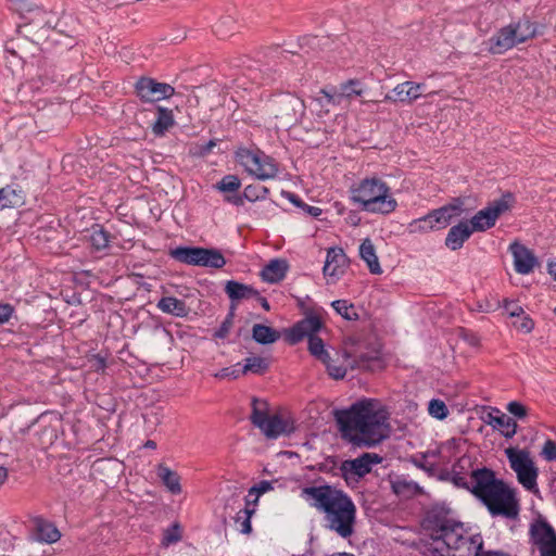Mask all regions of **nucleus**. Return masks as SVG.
<instances>
[{
    "label": "nucleus",
    "instance_id": "f257e3e1",
    "mask_svg": "<svg viewBox=\"0 0 556 556\" xmlns=\"http://www.w3.org/2000/svg\"><path fill=\"white\" fill-rule=\"evenodd\" d=\"M470 465V458L463 457L453 466V483L470 491L488 507L491 515L516 518L519 502L515 489L496 479L494 471L485 467L473 469L469 475L465 473L464 470Z\"/></svg>",
    "mask_w": 556,
    "mask_h": 556
},
{
    "label": "nucleus",
    "instance_id": "f03ea898",
    "mask_svg": "<svg viewBox=\"0 0 556 556\" xmlns=\"http://www.w3.org/2000/svg\"><path fill=\"white\" fill-rule=\"evenodd\" d=\"M336 419L342 438L357 446H375L390 434L389 413L375 399L354 403L349 409L338 412Z\"/></svg>",
    "mask_w": 556,
    "mask_h": 556
},
{
    "label": "nucleus",
    "instance_id": "7ed1b4c3",
    "mask_svg": "<svg viewBox=\"0 0 556 556\" xmlns=\"http://www.w3.org/2000/svg\"><path fill=\"white\" fill-rule=\"evenodd\" d=\"M425 532L437 542L434 556H479L482 539L479 534L466 535L462 523L456 522L450 510L432 507L422 521Z\"/></svg>",
    "mask_w": 556,
    "mask_h": 556
},
{
    "label": "nucleus",
    "instance_id": "20e7f679",
    "mask_svg": "<svg viewBox=\"0 0 556 556\" xmlns=\"http://www.w3.org/2000/svg\"><path fill=\"white\" fill-rule=\"evenodd\" d=\"M301 497L324 514L325 527L328 530L343 539L354 533L356 506L345 492L336 486L323 484L303 488Z\"/></svg>",
    "mask_w": 556,
    "mask_h": 556
},
{
    "label": "nucleus",
    "instance_id": "39448f33",
    "mask_svg": "<svg viewBox=\"0 0 556 556\" xmlns=\"http://www.w3.org/2000/svg\"><path fill=\"white\" fill-rule=\"evenodd\" d=\"M351 201L363 211L375 214H390L397 206L389 186L381 179L365 178L350 189Z\"/></svg>",
    "mask_w": 556,
    "mask_h": 556
},
{
    "label": "nucleus",
    "instance_id": "423d86ee",
    "mask_svg": "<svg viewBox=\"0 0 556 556\" xmlns=\"http://www.w3.org/2000/svg\"><path fill=\"white\" fill-rule=\"evenodd\" d=\"M250 419L267 439L289 435L294 431V421L287 413H270L267 403L257 399L252 401Z\"/></svg>",
    "mask_w": 556,
    "mask_h": 556
},
{
    "label": "nucleus",
    "instance_id": "0eeeda50",
    "mask_svg": "<svg viewBox=\"0 0 556 556\" xmlns=\"http://www.w3.org/2000/svg\"><path fill=\"white\" fill-rule=\"evenodd\" d=\"M464 213V201L459 198L439 208L430 211L427 215L412 220L408 232L412 235L428 233L446 228L454 218Z\"/></svg>",
    "mask_w": 556,
    "mask_h": 556
},
{
    "label": "nucleus",
    "instance_id": "6e6552de",
    "mask_svg": "<svg viewBox=\"0 0 556 556\" xmlns=\"http://www.w3.org/2000/svg\"><path fill=\"white\" fill-rule=\"evenodd\" d=\"M511 470L516 473L517 481L530 492L538 491L539 468L527 448L509 446L505 448Z\"/></svg>",
    "mask_w": 556,
    "mask_h": 556
},
{
    "label": "nucleus",
    "instance_id": "1a4fd4ad",
    "mask_svg": "<svg viewBox=\"0 0 556 556\" xmlns=\"http://www.w3.org/2000/svg\"><path fill=\"white\" fill-rule=\"evenodd\" d=\"M535 26L529 21H520L503 27L490 39V52L493 54H502L514 48L518 43H522L535 36Z\"/></svg>",
    "mask_w": 556,
    "mask_h": 556
},
{
    "label": "nucleus",
    "instance_id": "9d476101",
    "mask_svg": "<svg viewBox=\"0 0 556 556\" xmlns=\"http://www.w3.org/2000/svg\"><path fill=\"white\" fill-rule=\"evenodd\" d=\"M305 104L293 94L278 98L270 111V125L276 128H290L298 124L304 115Z\"/></svg>",
    "mask_w": 556,
    "mask_h": 556
},
{
    "label": "nucleus",
    "instance_id": "9b49d317",
    "mask_svg": "<svg viewBox=\"0 0 556 556\" xmlns=\"http://www.w3.org/2000/svg\"><path fill=\"white\" fill-rule=\"evenodd\" d=\"M236 157L251 176L260 180L274 179L278 174L275 161L258 150L241 148L236 152Z\"/></svg>",
    "mask_w": 556,
    "mask_h": 556
},
{
    "label": "nucleus",
    "instance_id": "f8f14e48",
    "mask_svg": "<svg viewBox=\"0 0 556 556\" xmlns=\"http://www.w3.org/2000/svg\"><path fill=\"white\" fill-rule=\"evenodd\" d=\"M176 260L193 266L223 268L226 258L219 250L198 247L176 248Z\"/></svg>",
    "mask_w": 556,
    "mask_h": 556
},
{
    "label": "nucleus",
    "instance_id": "ddd939ff",
    "mask_svg": "<svg viewBox=\"0 0 556 556\" xmlns=\"http://www.w3.org/2000/svg\"><path fill=\"white\" fill-rule=\"evenodd\" d=\"M381 460L382 458L376 453H364L354 459L344 460L340 466L341 476L348 484L356 483Z\"/></svg>",
    "mask_w": 556,
    "mask_h": 556
},
{
    "label": "nucleus",
    "instance_id": "4468645a",
    "mask_svg": "<svg viewBox=\"0 0 556 556\" xmlns=\"http://www.w3.org/2000/svg\"><path fill=\"white\" fill-rule=\"evenodd\" d=\"M426 85L413 80H406L397 84L390 93L384 96L387 102H400L410 105L417 100L438 93V91H430L425 93Z\"/></svg>",
    "mask_w": 556,
    "mask_h": 556
},
{
    "label": "nucleus",
    "instance_id": "2eb2a0df",
    "mask_svg": "<svg viewBox=\"0 0 556 556\" xmlns=\"http://www.w3.org/2000/svg\"><path fill=\"white\" fill-rule=\"evenodd\" d=\"M508 210L509 203L507 199L503 198L496 200L485 208L476 213L468 224L473 231H485L493 227L497 218Z\"/></svg>",
    "mask_w": 556,
    "mask_h": 556
},
{
    "label": "nucleus",
    "instance_id": "dca6fc26",
    "mask_svg": "<svg viewBox=\"0 0 556 556\" xmlns=\"http://www.w3.org/2000/svg\"><path fill=\"white\" fill-rule=\"evenodd\" d=\"M530 533L541 556H556V533L546 521L536 520L532 523Z\"/></svg>",
    "mask_w": 556,
    "mask_h": 556
},
{
    "label": "nucleus",
    "instance_id": "f3484780",
    "mask_svg": "<svg viewBox=\"0 0 556 556\" xmlns=\"http://www.w3.org/2000/svg\"><path fill=\"white\" fill-rule=\"evenodd\" d=\"M136 93L142 101L156 102L170 97L174 93V87L153 78L141 77L136 83Z\"/></svg>",
    "mask_w": 556,
    "mask_h": 556
},
{
    "label": "nucleus",
    "instance_id": "a211bd4d",
    "mask_svg": "<svg viewBox=\"0 0 556 556\" xmlns=\"http://www.w3.org/2000/svg\"><path fill=\"white\" fill-rule=\"evenodd\" d=\"M348 258L341 248H330L327 251L323 271L328 282L337 281L344 274Z\"/></svg>",
    "mask_w": 556,
    "mask_h": 556
},
{
    "label": "nucleus",
    "instance_id": "6ab92c4d",
    "mask_svg": "<svg viewBox=\"0 0 556 556\" xmlns=\"http://www.w3.org/2000/svg\"><path fill=\"white\" fill-rule=\"evenodd\" d=\"M509 251L514 258V267L518 274L528 275L539 265L538 258L531 250L519 242H513Z\"/></svg>",
    "mask_w": 556,
    "mask_h": 556
},
{
    "label": "nucleus",
    "instance_id": "aec40b11",
    "mask_svg": "<svg viewBox=\"0 0 556 556\" xmlns=\"http://www.w3.org/2000/svg\"><path fill=\"white\" fill-rule=\"evenodd\" d=\"M483 421L500 430L505 438H513L517 432L516 421L496 408H491L483 417Z\"/></svg>",
    "mask_w": 556,
    "mask_h": 556
},
{
    "label": "nucleus",
    "instance_id": "412c9836",
    "mask_svg": "<svg viewBox=\"0 0 556 556\" xmlns=\"http://www.w3.org/2000/svg\"><path fill=\"white\" fill-rule=\"evenodd\" d=\"M320 328L321 321L317 316H307L292 327L288 337L291 343H296L305 337L309 340L311 337H317Z\"/></svg>",
    "mask_w": 556,
    "mask_h": 556
},
{
    "label": "nucleus",
    "instance_id": "4be33fe9",
    "mask_svg": "<svg viewBox=\"0 0 556 556\" xmlns=\"http://www.w3.org/2000/svg\"><path fill=\"white\" fill-rule=\"evenodd\" d=\"M472 232L473 230L467 222H460L457 225L451 227L445 238L446 248L452 251L459 250L470 238Z\"/></svg>",
    "mask_w": 556,
    "mask_h": 556
},
{
    "label": "nucleus",
    "instance_id": "5701e85b",
    "mask_svg": "<svg viewBox=\"0 0 556 556\" xmlns=\"http://www.w3.org/2000/svg\"><path fill=\"white\" fill-rule=\"evenodd\" d=\"M34 529L36 540L41 543L52 544L61 538L60 531L53 523L39 517L34 519Z\"/></svg>",
    "mask_w": 556,
    "mask_h": 556
},
{
    "label": "nucleus",
    "instance_id": "b1692460",
    "mask_svg": "<svg viewBox=\"0 0 556 556\" xmlns=\"http://www.w3.org/2000/svg\"><path fill=\"white\" fill-rule=\"evenodd\" d=\"M289 269V264L286 260L276 258L271 260L262 270L261 276L264 281L269 283H277L281 281Z\"/></svg>",
    "mask_w": 556,
    "mask_h": 556
},
{
    "label": "nucleus",
    "instance_id": "393cba45",
    "mask_svg": "<svg viewBox=\"0 0 556 556\" xmlns=\"http://www.w3.org/2000/svg\"><path fill=\"white\" fill-rule=\"evenodd\" d=\"M359 255L362 260L367 264L369 271L375 275L382 273L376 249L370 239H365L359 247Z\"/></svg>",
    "mask_w": 556,
    "mask_h": 556
},
{
    "label": "nucleus",
    "instance_id": "a878e982",
    "mask_svg": "<svg viewBox=\"0 0 556 556\" xmlns=\"http://www.w3.org/2000/svg\"><path fill=\"white\" fill-rule=\"evenodd\" d=\"M358 83L356 81H349L348 84L342 86V91L338 94L330 96L328 93H325L327 104H344L353 97L361 96L363 93V90L361 88H357Z\"/></svg>",
    "mask_w": 556,
    "mask_h": 556
},
{
    "label": "nucleus",
    "instance_id": "bb28decb",
    "mask_svg": "<svg viewBox=\"0 0 556 556\" xmlns=\"http://www.w3.org/2000/svg\"><path fill=\"white\" fill-rule=\"evenodd\" d=\"M24 197L21 189L7 186L0 189V210L23 204Z\"/></svg>",
    "mask_w": 556,
    "mask_h": 556
},
{
    "label": "nucleus",
    "instance_id": "cd10ccee",
    "mask_svg": "<svg viewBox=\"0 0 556 556\" xmlns=\"http://www.w3.org/2000/svg\"><path fill=\"white\" fill-rule=\"evenodd\" d=\"M392 491L403 497H409L422 492L421 488L414 481L404 478H395L391 481Z\"/></svg>",
    "mask_w": 556,
    "mask_h": 556
},
{
    "label": "nucleus",
    "instance_id": "c85d7f7f",
    "mask_svg": "<svg viewBox=\"0 0 556 556\" xmlns=\"http://www.w3.org/2000/svg\"><path fill=\"white\" fill-rule=\"evenodd\" d=\"M253 339L261 344H271L276 342L280 336L275 329L269 326L256 324L252 328Z\"/></svg>",
    "mask_w": 556,
    "mask_h": 556
},
{
    "label": "nucleus",
    "instance_id": "c756f323",
    "mask_svg": "<svg viewBox=\"0 0 556 556\" xmlns=\"http://www.w3.org/2000/svg\"><path fill=\"white\" fill-rule=\"evenodd\" d=\"M225 291L231 300H242L257 295V292L251 287L232 280L226 283Z\"/></svg>",
    "mask_w": 556,
    "mask_h": 556
},
{
    "label": "nucleus",
    "instance_id": "7c9ffc66",
    "mask_svg": "<svg viewBox=\"0 0 556 556\" xmlns=\"http://www.w3.org/2000/svg\"><path fill=\"white\" fill-rule=\"evenodd\" d=\"M269 367V358L261 356H251L244 359L241 374L247 375L249 372L255 375H263Z\"/></svg>",
    "mask_w": 556,
    "mask_h": 556
},
{
    "label": "nucleus",
    "instance_id": "2f4dec72",
    "mask_svg": "<svg viewBox=\"0 0 556 556\" xmlns=\"http://www.w3.org/2000/svg\"><path fill=\"white\" fill-rule=\"evenodd\" d=\"M173 123V112L170 110L159 106L157 117L152 125V130L156 136H162L169 127H172Z\"/></svg>",
    "mask_w": 556,
    "mask_h": 556
},
{
    "label": "nucleus",
    "instance_id": "473e14b6",
    "mask_svg": "<svg viewBox=\"0 0 556 556\" xmlns=\"http://www.w3.org/2000/svg\"><path fill=\"white\" fill-rule=\"evenodd\" d=\"M251 506V500L247 498V506L244 509L237 513L235 522L238 529L243 534H250L252 532L251 517L254 514V508Z\"/></svg>",
    "mask_w": 556,
    "mask_h": 556
},
{
    "label": "nucleus",
    "instance_id": "72a5a7b5",
    "mask_svg": "<svg viewBox=\"0 0 556 556\" xmlns=\"http://www.w3.org/2000/svg\"><path fill=\"white\" fill-rule=\"evenodd\" d=\"M89 240H90L91 245L96 250L100 251V250L105 249L109 245L110 235L102 227L97 225V226L92 227Z\"/></svg>",
    "mask_w": 556,
    "mask_h": 556
},
{
    "label": "nucleus",
    "instance_id": "f704fd0d",
    "mask_svg": "<svg viewBox=\"0 0 556 556\" xmlns=\"http://www.w3.org/2000/svg\"><path fill=\"white\" fill-rule=\"evenodd\" d=\"M308 351L315 358H317L321 363L330 361V355L328 351L325 349V344L319 337L309 338Z\"/></svg>",
    "mask_w": 556,
    "mask_h": 556
},
{
    "label": "nucleus",
    "instance_id": "c9c22d12",
    "mask_svg": "<svg viewBox=\"0 0 556 556\" xmlns=\"http://www.w3.org/2000/svg\"><path fill=\"white\" fill-rule=\"evenodd\" d=\"M331 305L334 311L346 320H356L358 318V314L353 304H349L345 300L333 301Z\"/></svg>",
    "mask_w": 556,
    "mask_h": 556
},
{
    "label": "nucleus",
    "instance_id": "e433bc0d",
    "mask_svg": "<svg viewBox=\"0 0 556 556\" xmlns=\"http://www.w3.org/2000/svg\"><path fill=\"white\" fill-rule=\"evenodd\" d=\"M428 412L438 420H444L448 416V408L442 400L433 399L429 402Z\"/></svg>",
    "mask_w": 556,
    "mask_h": 556
},
{
    "label": "nucleus",
    "instance_id": "4c0bfd02",
    "mask_svg": "<svg viewBox=\"0 0 556 556\" xmlns=\"http://www.w3.org/2000/svg\"><path fill=\"white\" fill-rule=\"evenodd\" d=\"M240 186L241 181L236 175H227L218 182L217 188L222 192H235Z\"/></svg>",
    "mask_w": 556,
    "mask_h": 556
},
{
    "label": "nucleus",
    "instance_id": "58836bf2",
    "mask_svg": "<svg viewBox=\"0 0 556 556\" xmlns=\"http://www.w3.org/2000/svg\"><path fill=\"white\" fill-rule=\"evenodd\" d=\"M274 490V482L271 481H261L256 485L252 486L249 490V497L254 496L251 501V504L255 505L258 501L260 495Z\"/></svg>",
    "mask_w": 556,
    "mask_h": 556
},
{
    "label": "nucleus",
    "instance_id": "ea45409f",
    "mask_svg": "<svg viewBox=\"0 0 556 556\" xmlns=\"http://www.w3.org/2000/svg\"><path fill=\"white\" fill-rule=\"evenodd\" d=\"M156 476L169 491H174L173 472L168 467L160 464L156 468Z\"/></svg>",
    "mask_w": 556,
    "mask_h": 556
},
{
    "label": "nucleus",
    "instance_id": "a19ab883",
    "mask_svg": "<svg viewBox=\"0 0 556 556\" xmlns=\"http://www.w3.org/2000/svg\"><path fill=\"white\" fill-rule=\"evenodd\" d=\"M514 327L523 333H530L534 328V321L528 315H520L517 320L514 321Z\"/></svg>",
    "mask_w": 556,
    "mask_h": 556
},
{
    "label": "nucleus",
    "instance_id": "79ce46f5",
    "mask_svg": "<svg viewBox=\"0 0 556 556\" xmlns=\"http://www.w3.org/2000/svg\"><path fill=\"white\" fill-rule=\"evenodd\" d=\"M540 455L546 462L556 460V441L551 440V439L546 440L542 446Z\"/></svg>",
    "mask_w": 556,
    "mask_h": 556
},
{
    "label": "nucleus",
    "instance_id": "37998d69",
    "mask_svg": "<svg viewBox=\"0 0 556 556\" xmlns=\"http://www.w3.org/2000/svg\"><path fill=\"white\" fill-rule=\"evenodd\" d=\"M323 364L326 366L329 376L332 377L333 379H343L345 377V367L333 364V361L331 358L328 362H323Z\"/></svg>",
    "mask_w": 556,
    "mask_h": 556
},
{
    "label": "nucleus",
    "instance_id": "c03bdc74",
    "mask_svg": "<svg viewBox=\"0 0 556 556\" xmlns=\"http://www.w3.org/2000/svg\"><path fill=\"white\" fill-rule=\"evenodd\" d=\"M267 191L268 190L265 187L257 188L254 186H248L243 191V198L249 201H255L257 199L264 198Z\"/></svg>",
    "mask_w": 556,
    "mask_h": 556
},
{
    "label": "nucleus",
    "instance_id": "a18cd8bd",
    "mask_svg": "<svg viewBox=\"0 0 556 556\" xmlns=\"http://www.w3.org/2000/svg\"><path fill=\"white\" fill-rule=\"evenodd\" d=\"M184 91L176 92V96L181 98L180 103L186 106H195L198 104V98L187 88L182 87Z\"/></svg>",
    "mask_w": 556,
    "mask_h": 556
},
{
    "label": "nucleus",
    "instance_id": "49530a36",
    "mask_svg": "<svg viewBox=\"0 0 556 556\" xmlns=\"http://www.w3.org/2000/svg\"><path fill=\"white\" fill-rule=\"evenodd\" d=\"M507 410L518 418H525L527 416V407L516 401L508 403Z\"/></svg>",
    "mask_w": 556,
    "mask_h": 556
},
{
    "label": "nucleus",
    "instance_id": "de8ad7c7",
    "mask_svg": "<svg viewBox=\"0 0 556 556\" xmlns=\"http://www.w3.org/2000/svg\"><path fill=\"white\" fill-rule=\"evenodd\" d=\"M14 313V307L9 303L0 302V325L7 324Z\"/></svg>",
    "mask_w": 556,
    "mask_h": 556
},
{
    "label": "nucleus",
    "instance_id": "09e8293b",
    "mask_svg": "<svg viewBox=\"0 0 556 556\" xmlns=\"http://www.w3.org/2000/svg\"><path fill=\"white\" fill-rule=\"evenodd\" d=\"M240 375H242L240 370L231 368V367H226V368L220 369L218 372H216L214 375V377L218 378V379H226V378L237 379V378H239Z\"/></svg>",
    "mask_w": 556,
    "mask_h": 556
},
{
    "label": "nucleus",
    "instance_id": "8fccbe9b",
    "mask_svg": "<svg viewBox=\"0 0 556 556\" xmlns=\"http://www.w3.org/2000/svg\"><path fill=\"white\" fill-rule=\"evenodd\" d=\"M504 307L508 311L510 317H520L523 314V308L517 304H513L508 300H504Z\"/></svg>",
    "mask_w": 556,
    "mask_h": 556
},
{
    "label": "nucleus",
    "instance_id": "3c124183",
    "mask_svg": "<svg viewBox=\"0 0 556 556\" xmlns=\"http://www.w3.org/2000/svg\"><path fill=\"white\" fill-rule=\"evenodd\" d=\"M231 320L230 319H226L222 326L219 327V329L215 332V337L217 338H220V339H224L225 337H227V334L229 333V330L231 328Z\"/></svg>",
    "mask_w": 556,
    "mask_h": 556
},
{
    "label": "nucleus",
    "instance_id": "603ef678",
    "mask_svg": "<svg viewBox=\"0 0 556 556\" xmlns=\"http://www.w3.org/2000/svg\"><path fill=\"white\" fill-rule=\"evenodd\" d=\"M159 307L163 312L172 313L174 311V298H164L159 302Z\"/></svg>",
    "mask_w": 556,
    "mask_h": 556
},
{
    "label": "nucleus",
    "instance_id": "864d4df0",
    "mask_svg": "<svg viewBox=\"0 0 556 556\" xmlns=\"http://www.w3.org/2000/svg\"><path fill=\"white\" fill-rule=\"evenodd\" d=\"M174 543V525L169 526L164 533V538L162 540V545L168 547Z\"/></svg>",
    "mask_w": 556,
    "mask_h": 556
},
{
    "label": "nucleus",
    "instance_id": "5fc2aeb1",
    "mask_svg": "<svg viewBox=\"0 0 556 556\" xmlns=\"http://www.w3.org/2000/svg\"><path fill=\"white\" fill-rule=\"evenodd\" d=\"M190 312V307L181 301L176 300V317H185Z\"/></svg>",
    "mask_w": 556,
    "mask_h": 556
},
{
    "label": "nucleus",
    "instance_id": "6e6d98bb",
    "mask_svg": "<svg viewBox=\"0 0 556 556\" xmlns=\"http://www.w3.org/2000/svg\"><path fill=\"white\" fill-rule=\"evenodd\" d=\"M226 201H228L237 206H240L243 204V197L238 195V194L227 195Z\"/></svg>",
    "mask_w": 556,
    "mask_h": 556
},
{
    "label": "nucleus",
    "instance_id": "4d7b16f0",
    "mask_svg": "<svg viewBox=\"0 0 556 556\" xmlns=\"http://www.w3.org/2000/svg\"><path fill=\"white\" fill-rule=\"evenodd\" d=\"M8 479V470L4 467H0V486L5 482Z\"/></svg>",
    "mask_w": 556,
    "mask_h": 556
},
{
    "label": "nucleus",
    "instance_id": "13d9d810",
    "mask_svg": "<svg viewBox=\"0 0 556 556\" xmlns=\"http://www.w3.org/2000/svg\"><path fill=\"white\" fill-rule=\"evenodd\" d=\"M548 273L556 280V263L548 264Z\"/></svg>",
    "mask_w": 556,
    "mask_h": 556
},
{
    "label": "nucleus",
    "instance_id": "bf43d9fd",
    "mask_svg": "<svg viewBox=\"0 0 556 556\" xmlns=\"http://www.w3.org/2000/svg\"><path fill=\"white\" fill-rule=\"evenodd\" d=\"M482 556H508V555L501 553V552H486Z\"/></svg>",
    "mask_w": 556,
    "mask_h": 556
},
{
    "label": "nucleus",
    "instance_id": "052dcab7",
    "mask_svg": "<svg viewBox=\"0 0 556 556\" xmlns=\"http://www.w3.org/2000/svg\"><path fill=\"white\" fill-rule=\"evenodd\" d=\"M144 447L147 448H155L156 447V443L152 440H148L146 443H144Z\"/></svg>",
    "mask_w": 556,
    "mask_h": 556
},
{
    "label": "nucleus",
    "instance_id": "680f3d73",
    "mask_svg": "<svg viewBox=\"0 0 556 556\" xmlns=\"http://www.w3.org/2000/svg\"><path fill=\"white\" fill-rule=\"evenodd\" d=\"M261 304H262V306H263L266 311H268V309H269V304H268V302H267V300H266L265 298H262V299H261Z\"/></svg>",
    "mask_w": 556,
    "mask_h": 556
},
{
    "label": "nucleus",
    "instance_id": "e2e57ef3",
    "mask_svg": "<svg viewBox=\"0 0 556 556\" xmlns=\"http://www.w3.org/2000/svg\"><path fill=\"white\" fill-rule=\"evenodd\" d=\"M213 147H215V142H214V141H210V142L205 146V148H204V151H203V152H208V151H211V149H212Z\"/></svg>",
    "mask_w": 556,
    "mask_h": 556
},
{
    "label": "nucleus",
    "instance_id": "0e129e2a",
    "mask_svg": "<svg viewBox=\"0 0 556 556\" xmlns=\"http://www.w3.org/2000/svg\"><path fill=\"white\" fill-rule=\"evenodd\" d=\"M319 212H320V210H319L318 207H312V208H311V213H312L313 215H315V216H316V215H318V214H319Z\"/></svg>",
    "mask_w": 556,
    "mask_h": 556
},
{
    "label": "nucleus",
    "instance_id": "69168bd1",
    "mask_svg": "<svg viewBox=\"0 0 556 556\" xmlns=\"http://www.w3.org/2000/svg\"><path fill=\"white\" fill-rule=\"evenodd\" d=\"M175 489H176V494L181 492V486L178 482H176Z\"/></svg>",
    "mask_w": 556,
    "mask_h": 556
},
{
    "label": "nucleus",
    "instance_id": "338daca9",
    "mask_svg": "<svg viewBox=\"0 0 556 556\" xmlns=\"http://www.w3.org/2000/svg\"><path fill=\"white\" fill-rule=\"evenodd\" d=\"M333 556H354V555L348 554V553H338V554H336Z\"/></svg>",
    "mask_w": 556,
    "mask_h": 556
},
{
    "label": "nucleus",
    "instance_id": "774afa93",
    "mask_svg": "<svg viewBox=\"0 0 556 556\" xmlns=\"http://www.w3.org/2000/svg\"><path fill=\"white\" fill-rule=\"evenodd\" d=\"M180 539V535L178 534V526L176 525V536L175 540L178 541Z\"/></svg>",
    "mask_w": 556,
    "mask_h": 556
}]
</instances>
